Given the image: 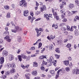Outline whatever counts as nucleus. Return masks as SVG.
<instances>
[{"instance_id":"obj_29","label":"nucleus","mask_w":79,"mask_h":79,"mask_svg":"<svg viewBox=\"0 0 79 79\" xmlns=\"http://www.w3.org/2000/svg\"><path fill=\"white\" fill-rule=\"evenodd\" d=\"M33 66H34V67H37V66H38L37 63L36 62H33Z\"/></svg>"},{"instance_id":"obj_60","label":"nucleus","mask_w":79,"mask_h":79,"mask_svg":"<svg viewBox=\"0 0 79 79\" xmlns=\"http://www.w3.org/2000/svg\"><path fill=\"white\" fill-rule=\"evenodd\" d=\"M68 59L69 60H70V61H71V60H72V58H71V57L69 56L68 57Z\"/></svg>"},{"instance_id":"obj_26","label":"nucleus","mask_w":79,"mask_h":79,"mask_svg":"<svg viewBox=\"0 0 79 79\" xmlns=\"http://www.w3.org/2000/svg\"><path fill=\"white\" fill-rule=\"evenodd\" d=\"M22 58L21 55L18 56V58L19 61H21L23 60V59H22V58Z\"/></svg>"},{"instance_id":"obj_13","label":"nucleus","mask_w":79,"mask_h":79,"mask_svg":"<svg viewBox=\"0 0 79 79\" xmlns=\"http://www.w3.org/2000/svg\"><path fill=\"white\" fill-rule=\"evenodd\" d=\"M46 10V6H45L43 5L42 7L40 8V11L42 12L44 11V10Z\"/></svg>"},{"instance_id":"obj_28","label":"nucleus","mask_w":79,"mask_h":79,"mask_svg":"<svg viewBox=\"0 0 79 79\" xmlns=\"http://www.w3.org/2000/svg\"><path fill=\"white\" fill-rule=\"evenodd\" d=\"M78 32L79 31H78V30L76 29V30L74 31V33L75 35H77Z\"/></svg>"},{"instance_id":"obj_10","label":"nucleus","mask_w":79,"mask_h":79,"mask_svg":"<svg viewBox=\"0 0 79 79\" xmlns=\"http://www.w3.org/2000/svg\"><path fill=\"white\" fill-rule=\"evenodd\" d=\"M29 15V11L27 10H25L23 12V16H27Z\"/></svg>"},{"instance_id":"obj_44","label":"nucleus","mask_w":79,"mask_h":79,"mask_svg":"<svg viewBox=\"0 0 79 79\" xmlns=\"http://www.w3.org/2000/svg\"><path fill=\"white\" fill-rule=\"evenodd\" d=\"M64 5L63 4H60V9H62L64 7Z\"/></svg>"},{"instance_id":"obj_33","label":"nucleus","mask_w":79,"mask_h":79,"mask_svg":"<svg viewBox=\"0 0 79 79\" xmlns=\"http://www.w3.org/2000/svg\"><path fill=\"white\" fill-rule=\"evenodd\" d=\"M65 69L67 72H69L70 70V68L69 67H67L65 68Z\"/></svg>"},{"instance_id":"obj_42","label":"nucleus","mask_w":79,"mask_h":79,"mask_svg":"<svg viewBox=\"0 0 79 79\" xmlns=\"http://www.w3.org/2000/svg\"><path fill=\"white\" fill-rule=\"evenodd\" d=\"M35 19V17H32V19H31V23H32L33 22V21H34V20Z\"/></svg>"},{"instance_id":"obj_30","label":"nucleus","mask_w":79,"mask_h":79,"mask_svg":"<svg viewBox=\"0 0 79 79\" xmlns=\"http://www.w3.org/2000/svg\"><path fill=\"white\" fill-rule=\"evenodd\" d=\"M61 30L62 31H65L66 30V28L63 27L61 28Z\"/></svg>"},{"instance_id":"obj_62","label":"nucleus","mask_w":79,"mask_h":79,"mask_svg":"<svg viewBox=\"0 0 79 79\" xmlns=\"http://www.w3.org/2000/svg\"><path fill=\"white\" fill-rule=\"evenodd\" d=\"M68 39H65L64 40V43H66V42H67V41H68Z\"/></svg>"},{"instance_id":"obj_36","label":"nucleus","mask_w":79,"mask_h":79,"mask_svg":"<svg viewBox=\"0 0 79 79\" xmlns=\"http://www.w3.org/2000/svg\"><path fill=\"white\" fill-rule=\"evenodd\" d=\"M75 3H76L77 6H79V3L78 2H79V0H76L75 1Z\"/></svg>"},{"instance_id":"obj_15","label":"nucleus","mask_w":79,"mask_h":79,"mask_svg":"<svg viewBox=\"0 0 79 79\" xmlns=\"http://www.w3.org/2000/svg\"><path fill=\"white\" fill-rule=\"evenodd\" d=\"M31 74L33 76H37V71L36 70H33Z\"/></svg>"},{"instance_id":"obj_3","label":"nucleus","mask_w":79,"mask_h":79,"mask_svg":"<svg viewBox=\"0 0 79 79\" xmlns=\"http://www.w3.org/2000/svg\"><path fill=\"white\" fill-rule=\"evenodd\" d=\"M22 31V28L19 27V26H15L14 29H12L11 31L12 32L14 33H16L17 32H19V31Z\"/></svg>"},{"instance_id":"obj_61","label":"nucleus","mask_w":79,"mask_h":79,"mask_svg":"<svg viewBox=\"0 0 79 79\" xmlns=\"http://www.w3.org/2000/svg\"><path fill=\"white\" fill-rule=\"evenodd\" d=\"M77 20V18H76V17L75 16V17L73 19V21L74 22H76V21Z\"/></svg>"},{"instance_id":"obj_41","label":"nucleus","mask_w":79,"mask_h":79,"mask_svg":"<svg viewBox=\"0 0 79 79\" xmlns=\"http://www.w3.org/2000/svg\"><path fill=\"white\" fill-rule=\"evenodd\" d=\"M50 37H51V39H52V40H53V39H54L55 38V36H54L53 35H51L50 36Z\"/></svg>"},{"instance_id":"obj_51","label":"nucleus","mask_w":79,"mask_h":79,"mask_svg":"<svg viewBox=\"0 0 79 79\" xmlns=\"http://www.w3.org/2000/svg\"><path fill=\"white\" fill-rule=\"evenodd\" d=\"M69 67L71 68L73 67V64H72V63H70L69 65Z\"/></svg>"},{"instance_id":"obj_22","label":"nucleus","mask_w":79,"mask_h":79,"mask_svg":"<svg viewBox=\"0 0 79 79\" xmlns=\"http://www.w3.org/2000/svg\"><path fill=\"white\" fill-rule=\"evenodd\" d=\"M47 62H46L44 60H43L42 64L41 65V66H45V65H46V64H47Z\"/></svg>"},{"instance_id":"obj_5","label":"nucleus","mask_w":79,"mask_h":79,"mask_svg":"<svg viewBox=\"0 0 79 79\" xmlns=\"http://www.w3.org/2000/svg\"><path fill=\"white\" fill-rule=\"evenodd\" d=\"M49 61L51 64L53 63L54 66H56V60H54V59L52 57H50V59H49Z\"/></svg>"},{"instance_id":"obj_43","label":"nucleus","mask_w":79,"mask_h":79,"mask_svg":"<svg viewBox=\"0 0 79 79\" xmlns=\"http://www.w3.org/2000/svg\"><path fill=\"white\" fill-rule=\"evenodd\" d=\"M68 13L69 16H70L71 15H73V13H72V12H70L69 11H68Z\"/></svg>"},{"instance_id":"obj_56","label":"nucleus","mask_w":79,"mask_h":79,"mask_svg":"<svg viewBox=\"0 0 79 79\" xmlns=\"http://www.w3.org/2000/svg\"><path fill=\"white\" fill-rule=\"evenodd\" d=\"M62 3H63V5H66V2H64V1H62Z\"/></svg>"},{"instance_id":"obj_53","label":"nucleus","mask_w":79,"mask_h":79,"mask_svg":"<svg viewBox=\"0 0 79 79\" xmlns=\"http://www.w3.org/2000/svg\"><path fill=\"white\" fill-rule=\"evenodd\" d=\"M57 43L58 44H61V40H57Z\"/></svg>"},{"instance_id":"obj_38","label":"nucleus","mask_w":79,"mask_h":79,"mask_svg":"<svg viewBox=\"0 0 79 79\" xmlns=\"http://www.w3.org/2000/svg\"><path fill=\"white\" fill-rule=\"evenodd\" d=\"M66 47H68V48H70V47H71V44H68L66 46Z\"/></svg>"},{"instance_id":"obj_20","label":"nucleus","mask_w":79,"mask_h":79,"mask_svg":"<svg viewBox=\"0 0 79 79\" xmlns=\"http://www.w3.org/2000/svg\"><path fill=\"white\" fill-rule=\"evenodd\" d=\"M54 48V46L52 44H51L49 46V50H52V49H53Z\"/></svg>"},{"instance_id":"obj_57","label":"nucleus","mask_w":79,"mask_h":79,"mask_svg":"<svg viewBox=\"0 0 79 79\" xmlns=\"http://www.w3.org/2000/svg\"><path fill=\"white\" fill-rule=\"evenodd\" d=\"M72 12H73V14H75V13H77V11H72Z\"/></svg>"},{"instance_id":"obj_6","label":"nucleus","mask_w":79,"mask_h":79,"mask_svg":"<svg viewBox=\"0 0 79 79\" xmlns=\"http://www.w3.org/2000/svg\"><path fill=\"white\" fill-rule=\"evenodd\" d=\"M52 14H49V15H48V14H45L44 15V17L46 18V19L47 20V21H48L49 19H49L50 17L52 18Z\"/></svg>"},{"instance_id":"obj_34","label":"nucleus","mask_w":79,"mask_h":79,"mask_svg":"<svg viewBox=\"0 0 79 79\" xmlns=\"http://www.w3.org/2000/svg\"><path fill=\"white\" fill-rule=\"evenodd\" d=\"M44 58H46V56H40V60H42L44 59Z\"/></svg>"},{"instance_id":"obj_31","label":"nucleus","mask_w":79,"mask_h":79,"mask_svg":"<svg viewBox=\"0 0 79 79\" xmlns=\"http://www.w3.org/2000/svg\"><path fill=\"white\" fill-rule=\"evenodd\" d=\"M6 17L8 18H11V15H10V12L7 13L6 15Z\"/></svg>"},{"instance_id":"obj_50","label":"nucleus","mask_w":79,"mask_h":79,"mask_svg":"<svg viewBox=\"0 0 79 79\" xmlns=\"http://www.w3.org/2000/svg\"><path fill=\"white\" fill-rule=\"evenodd\" d=\"M5 75L6 76H9L10 75V73H9V72H6L5 73Z\"/></svg>"},{"instance_id":"obj_37","label":"nucleus","mask_w":79,"mask_h":79,"mask_svg":"<svg viewBox=\"0 0 79 79\" xmlns=\"http://www.w3.org/2000/svg\"><path fill=\"white\" fill-rule=\"evenodd\" d=\"M64 33L66 35L68 34V31L65 30L64 32Z\"/></svg>"},{"instance_id":"obj_17","label":"nucleus","mask_w":79,"mask_h":79,"mask_svg":"<svg viewBox=\"0 0 79 79\" xmlns=\"http://www.w3.org/2000/svg\"><path fill=\"white\" fill-rule=\"evenodd\" d=\"M35 30L37 32V37H39V36H40V33H39V32L40 31V30H39L38 29V28H36V29H35Z\"/></svg>"},{"instance_id":"obj_12","label":"nucleus","mask_w":79,"mask_h":79,"mask_svg":"<svg viewBox=\"0 0 79 79\" xmlns=\"http://www.w3.org/2000/svg\"><path fill=\"white\" fill-rule=\"evenodd\" d=\"M25 77L26 79H30L31 77V74L30 73H26L25 75Z\"/></svg>"},{"instance_id":"obj_55","label":"nucleus","mask_w":79,"mask_h":79,"mask_svg":"<svg viewBox=\"0 0 79 79\" xmlns=\"http://www.w3.org/2000/svg\"><path fill=\"white\" fill-rule=\"evenodd\" d=\"M63 22L65 23V22H66L67 21V19L66 18H64V19L62 20Z\"/></svg>"},{"instance_id":"obj_24","label":"nucleus","mask_w":79,"mask_h":79,"mask_svg":"<svg viewBox=\"0 0 79 79\" xmlns=\"http://www.w3.org/2000/svg\"><path fill=\"white\" fill-rule=\"evenodd\" d=\"M15 70L14 68H12L10 71V73H15Z\"/></svg>"},{"instance_id":"obj_14","label":"nucleus","mask_w":79,"mask_h":79,"mask_svg":"<svg viewBox=\"0 0 79 79\" xmlns=\"http://www.w3.org/2000/svg\"><path fill=\"white\" fill-rule=\"evenodd\" d=\"M30 66V65L29 64H27L25 66L24 65H22L21 66V67L23 68V69H27Z\"/></svg>"},{"instance_id":"obj_2","label":"nucleus","mask_w":79,"mask_h":79,"mask_svg":"<svg viewBox=\"0 0 79 79\" xmlns=\"http://www.w3.org/2000/svg\"><path fill=\"white\" fill-rule=\"evenodd\" d=\"M19 5L20 6L24 7V8H26L27 6V3L26 2L25 0H21L19 2Z\"/></svg>"},{"instance_id":"obj_11","label":"nucleus","mask_w":79,"mask_h":79,"mask_svg":"<svg viewBox=\"0 0 79 79\" xmlns=\"http://www.w3.org/2000/svg\"><path fill=\"white\" fill-rule=\"evenodd\" d=\"M73 26L71 27V28H70V27H69V25L67 26V31H74V30L73 29Z\"/></svg>"},{"instance_id":"obj_1","label":"nucleus","mask_w":79,"mask_h":79,"mask_svg":"<svg viewBox=\"0 0 79 79\" xmlns=\"http://www.w3.org/2000/svg\"><path fill=\"white\" fill-rule=\"evenodd\" d=\"M4 35H6L5 37L4 38L5 40H6L8 42H10L11 41V39H10V36L8 35H9V31H6L5 32L3 33Z\"/></svg>"},{"instance_id":"obj_8","label":"nucleus","mask_w":79,"mask_h":79,"mask_svg":"<svg viewBox=\"0 0 79 79\" xmlns=\"http://www.w3.org/2000/svg\"><path fill=\"white\" fill-rule=\"evenodd\" d=\"M8 51L5 50H4L3 51L2 54L3 56H6L8 55Z\"/></svg>"},{"instance_id":"obj_40","label":"nucleus","mask_w":79,"mask_h":79,"mask_svg":"<svg viewBox=\"0 0 79 79\" xmlns=\"http://www.w3.org/2000/svg\"><path fill=\"white\" fill-rule=\"evenodd\" d=\"M53 15H54V18L55 17H56V16H57V13L56 12H54L53 13Z\"/></svg>"},{"instance_id":"obj_7","label":"nucleus","mask_w":79,"mask_h":79,"mask_svg":"<svg viewBox=\"0 0 79 79\" xmlns=\"http://www.w3.org/2000/svg\"><path fill=\"white\" fill-rule=\"evenodd\" d=\"M73 74H79V69H75L72 71Z\"/></svg>"},{"instance_id":"obj_48","label":"nucleus","mask_w":79,"mask_h":79,"mask_svg":"<svg viewBox=\"0 0 79 79\" xmlns=\"http://www.w3.org/2000/svg\"><path fill=\"white\" fill-rule=\"evenodd\" d=\"M11 6L12 7V8L14 9L15 8V5L14 4H13L11 5Z\"/></svg>"},{"instance_id":"obj_54","label":"nucleus","mask_w":79,"mask_h":79,"mask_svg":"<svg viewBox=\"0 0 79 79\" xmlns=\"http://www.w3.org/2000/svg\"><path fill=\"white\" fill-rule=\"evenodd\" d=\"M55 56L57 58V59H58L59 58H60V56L59 55H57V54H55Z\"/></svg>"},{"instance_id":"obj_19","label":"nucleus","mask_w":79,"mask_h":79,"mask_svg":"<svg viewBox=\"0 0 79 79\" xmlns=\"http://www.w3.org/2000/svg\"><path fill=\"white\" fill-rule=\"evenodd\" d=\"M69 8H71V9H72V8H73L74 7V4L70 3V4L69 5Z\"/></svg>"},{"instance_id":"obj_47","label":"nucleus","mask_w":79,"mask_h":79,"mask_svg":"<svg viewBox=\"0 0 79 79\" xmlns=\"http://www.w3.org/2000/svg\"><path fill=\"white\" fill-rule=\"evenodd\" d=\"M30 50H35V47H31L30 49Z\"/></svg>"},{"instance_id":"obj_39","label":"nucleus","mask_w":79,"mask_h":79,"mask_svg":"<svg viewBox=\"0 0 79 79\" xmlns=\"http://www.w3.org/2000/svg\"><path fill=\"white\" fill-rule=\"evenodd\" d=\"M65 15H66L65 13H64V14H62L61 15V17L62 19L64 18V17H65Z\"/></svg>"},{"instance_id":"obj_58","label":"nucleus","mask_w":79,"mask_h":79,"mask_svg":"<svg viewBox=\"0 0 79 79\" xmlns=\"http://www.w3.org/2000/svg\"><path fill=\"white\" fill-rule=\"evenodd\" d=\"M26 71L27 73H29L31 71V70L29 69H27L26 70Z\"/></svg>"},{"instance_id":"obj_52","label":"nucleus","mask_w":79,"mask_h":79,"mask_svg":"<svg viewBox=\"0 0 79 79\" xmlns=\"http://www.w3.org/2000/svg\"><path fill=\"white\" fill-rule=\"evenodd\" d=\"M64 25H66V23H61L60 24V26H64Z\"/></svg>"},{"instance_id":"obj_49","label":"nucleus","mask_w":79,"mask_h":79,"mask_svg":"<svg viewBox=\"0 0 79 79\" xmlns=\"http://www.w3.org/2000/svg\"><path fill=\"white\" fill-rule=\"evenodd\" d=\"M30 15H31V16H32V17H33V16H34V13H33V12L32 11L30 12Z\"/></svg>"},{"instance_id":"obj_46","label":"nucleus","mask_w":79,"mask_h":79,"mask_svg":"<svg viewBox=\"0 0 79 79\" xmlns=\"http://www.w3.org/2000/svg\"><path fill=\"white\" fill-rule=\"evenodd\" d=\"M54 18H56V20H59L60 19V18L59 16L57 15L56 17H54Z\"/></svg>"},{"instance_id":"obj_18","label":"nucleus","mask_w":79,"mask_h":79,"mask_svg":"<svg viewBox=\"0 0 79 79\" xmlns=\"http://www.w3.org/2000/svg\"><path fill=\"white\" fill-rule=\"evenodd\" d=\"M0 64H3L4 63V57H2L0 58Z\"/></svg>"},{"instance_id":"obj_45","label":"nucleus","mask_w":79,"mask_h":79,"mask_svg":"<svg viewBox=\"0 0 79 79\" xmlns=\"http://www.w3.org/2000/svg\"><path fill=\"white\" fill-rule=\"evenodd\" d=\"M40 69L41 70L43 71H45V68L43 66L41 67Z\"/></svg>"},{"instance_id":"obj_23","label":"nucleus","mask_w":79,"mask_h":79,"mask_svg":"<svg viewBox=\"0 0 79 79\" xmlns=\"http://www.w3.org/2000/svg\"><path fill=\"white\" fill-rule=\"evenodd\" d=\"M13 59H14V57L11 54H10V61H11V60H13Z\"/></svg>"},{"instance_id":"obj_16","label":"nucleus","mask_w":79,"mask_h":79,"mask_svg":"<svg viewBox=\"0 0 79 79\" xmlns=\"http://www.w3.org/2000/svg\"><path fill=\"white\" fill-rule=\"evenodd\" d=\"M64 71L63 69H59L57 72V74H58V75H60V73H64Z\"/></svg>"},{"instance_id":"obj_4","label":"nucleus","mask_w":79,"mask_h":79,"mask_svg":"<svg viewBox=\"0 0 79 79\" xmlns=\"http://www.w3.org/2000/svg\"><path fill=\"white\" fill-rule=\"evenodd\" d=\"M21 56H22V58L24 59V60H26V61H29V60H30L31 56H27L26 55H24V54H22L21 55Z\"/></svg>"},{"instance_id":"obj_9","label":"nucleus","mask_w":79,"mask_h":79,"mask_svg":"<svg viewBox=\"0 0 79 79\" xmlns=\"http://www.w3.org/2000/svg\"><path fill=\"white\" fill-rule=\"evenodd\" d=\"M7 66L8 68H10V67L11 68H15L16 67L15 64L13 63L11 64L10 63L7 64Z\"/></svg>"},{"instance_id":"obj_27","label":"nucleus","mask_w":79,"mask_h":79,"mask_svg":"<svg viewBox=\"0 0 79 79\" xmlns=\"http://www.w3.org/2000/svg\"><path fill=\"white\" fill-rule=\"evenodd\" d=\"M50 73L52 74V75H55V71L52 70L50 71Z\"/></svg>"},{"instance_id":"obj_25","label":"nucleus","mask_w":79,"mask_h":79,"mask_svg":"<svg viewBox=\"0 0 79 79\" xmlns=\"http://www.w3.org/2000/svg\"><path fill=\"white\" fill-rule=\"evenodd\" d=\"M55 51L56 53H60V48H56L55 49Z\"/></svg>"},{"instance_id":"obj_59","label":"nucleus","mask_w":79,"mask_h":79,"mask_svg":"<svg viewBox=\"0 0 79 79\" xmlns=\"http://www.w3.org/2000/svg\"><path fill=\"white\" fill-rule=\"evenodd\" d=\"M28 19L30 21L31 19H32V17H31V16H29L28 17Z\"/></svg>"},{"instance_id":"obj_21","label":"nucleus","mask_w":79,"mask_h":79,"mask_svg":"<svg viewBox=\"0 0 79 79\" xmlns=\"http://www.w3.org/2000/svg\"><path fill=\"white\" fill-rule=\"evenodd\" d=\"M64 63L66 66H68L69 63V60H65L64 61Z\"/></svg>"},{"instance_id":"obj_32","label":"nucleus","mask_w":79,"mask_h":79,"mask_svg":"<svg viewBox=\"0 0 79 79\" xmlns=\"http://www.w3.org/2000/svg\"><path fill=\"white\" fill-rule=\"evenodd\" d=\"M4 8L6 9V10H8L9 9V8H10V6H4Z\"/></svg>"},{"instance_id":"obj_35","label":"nucleus","mask_w":79,"mask_h":79,"mask_svg":"<svg viewBox=\"0 0 79 79\" xmlns=\"http://www.w3.org/2000/svg\"><path fill=\"white\" fill-rule=\"evenodd\" d=\"M21 40V36H18V42H20Z\"/></svg>"},{"instance_id":"obj_64","label":"nucleus","mask_w":79,"mask_h":79,"mask_svg":"<svg viewBox=\"0 0 79 79\" xmlns=\"http://www.w3.org/2000/svg\"><path fill=\"white\" fill-rule=\"evenodd\" d=\"M2 77V78H3L4 79H5L6 77V76L5 75L3 76Z\"/></svg>"},{"instance_id":"obj_63","label":"nucleus","mask_w":79,"mask_h":79,"mask_svg":"<svg viewBox=\"0 0 79 79\" xmlns=\"http://www.w3.org/2000/svg\"><path fill=\"white\" fill-rule=\"evenodd\" d=\"M34 79H40V77H35L34 78Z\"/></svg>"}]
</instances>
